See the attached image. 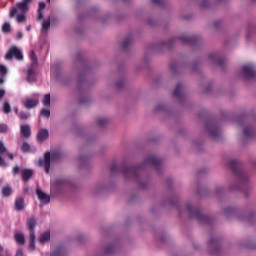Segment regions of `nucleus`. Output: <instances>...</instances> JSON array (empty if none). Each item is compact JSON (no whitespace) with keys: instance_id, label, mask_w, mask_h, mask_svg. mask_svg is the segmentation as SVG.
Here are the masks:
<instances>
[{"instance_id":"f257e3e1","label":"nucleus","mask_w":256,"mask_h":256,"mask_svg":"<svg viewBox=\"0 0 256 256\" xmlns=\"http://www.w3.org/2000/svg\"><path fill=\"white\" fill-rule=\"evenodd\" d=\"M147 165H152L156 171H159L161 169V159L157 158V156H150L143 164L137 167L123 166L122 173L126 179H133L134 181H137V179H139V171L141 169H145Z\"/></svg>"},{"instance_id":"f03ea898","label":"nucleus","mask_w":256,"mask_h":256,"mask_svg":"<svg viewBox=\"0 0 256 256\" xmlns=\"http://www.w3.org/2000/svg\"><path fill=\"white\" fill-rule=\"evenodd\" d=\"M63 159V154L59 151L45 152L43 158H40L37 162L38 167H44L45 173H49L51 169V162L57 163Z\"/></svg>"},{"instance_id":"7ed1b4c3","label":"nucleus","mask_w":256,"mask_h":256,"mask_svg":"<svg viewBox=\"0 0 256 256\" xmlns=\"http://www.w3.org/2000/svg\"><path fill=\"white\" fill-rule=\"evenodd\" d=\"M186 211L189 217L197 219L198 223H211V217L201 214V208L193 206L189 203L186 204Z\"/></svg>"},{"instance_id":"20e7f679","label":"nucleus","mask_w":256,"mask_h":256,"mask_svg":"<svg viewBox=\"0 0 256 256\" xmlns=\"http://www.w3.org/2000/svg\"><path fill=\"white\" fill-rule=\"evenodd\" d=\"M229 167L233 173V175H236L238 177L239 181L243 184L246 185L247 183V174L243 172V169H241V162L237 160H230L229 161Z\"/></svg>"},{"instance_id":"39448f33","label":"nucleus","mask_w":256,"mask_h":256,"mask_svg":"<svg viewBox=\"0 0 256 256\" xmlns=\"http://www.w3.org/2000/svg\"><path fill=\"white\" fill-rule=\"evenodd\" d=\"M65 191V178H56L50 181V195L57 197Z\"/></svg>"},{"instance_id":"423d86ee","label":"nucleus","mask_w":256,"mask_h":256,"mask_svg":"<svg viewBox=\"0 0 256 256\" xmlns=\"http://www.w3.org/2000/svg\"><path fill=\"white\" fill-rule=\"evenodd\" d=\"M26 227L29 231V249L30 251H35V227H37V220L35 217H30L27 219Z\"/></svg>"},{"instance_id":"0eeeda50","label":"nucleus","mask_w":256,"mask_h":256,"mask_svg":"<svg viewBox=\"0 0 256 256\" xmlns=\"http://www.w3.org/2000/svg\"><path fill=\"white\" fill-rule=\"evenodd\" d=\"M16 59L17 61H23V52L17 48V46H12L5 54L6 61H11V59Z\"/></svg>"},{"instance_id":"6e6552de","label":"nucleus","mask_w":256,"mask_h":256,"mask_svg":"<svg viewBox=\"0 0 256 256\" xmlns=\"http://www.w3.org/2000/svg\"><path fill=\"white\" fill-rule=\"evenodd\" d=\"M242 74L245 79H256L255 65L247 64L242 67Z\"/></svg>"},{"instance_id":"1a4fd4ad","label":"nucleus","mask_w":256,"mask_h":256,"mask_svg":"<svg viewBox=\"0 0 256 256\" xmlns=\"http://www.w3.org/2000/svg\"><path fill=\"white\" fill-rule=\"evenodd\" d=\"M36 195L41 203V205H49L51 203V196L43 192L41 188L36 189Z\"/></svg>"},{"instance_id":"9d476101","label":"nucleus","mask_w":256,"mask_h":256,"mask_svg":"<svg viewBox=\"0 0 256 256\" xmlns=\"http://www.w3.org/2000/svg\"><path fill=\"white\" fill-rule=\"evenodd\" d=\"M10 19H13V17H16L17 23H25L27 20V17L25 16V13H17V8H11L9 13Z\"/></svg>"},{"instance_id":"9b49d317","label":"nucleus","mask_w":256,"mask_h":256,"mask_svg":"<svg viewBox=\"0 0 256 256\" xmlns=\"http://www.w3.org/2000/svg\"><path fill=\"white\" fill-rule=\"evenodd\" d=\"M178 39L184 45H195V43H197V41H199V37H197V36L189 37L185 34L179 36Z\"/></svg>"},{"instance_id":"f8f14e48","label":"nucleus","mask_w":256,"mask_h":256,"mask_svg":"<svg viewBox=\"0 0 256 256\" xmlns=\"http://www.w3.org/2000/svg\"><path fill=\"white\" fill-rule=\"evenodd\" d=\"M206 129L212 139H217L221 135V130L216 125L206 124Z\"/></svg>"},{"instance_id":"ddd939ff","label":"nucleus","mask_w":256,"mask_h":256,"mask_svg":"<svg viewBox=\"0 0 256 256\" xmlns=\"http://www.w3.org/2000/svg\"><path fill=\"white\" fill-rule=\"evenodd\" d=\"M32 1L33 0H23L22 2L17 3L16 7H13L12 9H17L20 13H27Z\"/></svg>"},{"instance_id":"4468645a","label":"nucleus","mask_w":256,"mask_h":256,"mask_svg":"<svg viewBox=\"0 0 256 256\" xmlns=\"http://www.w3.org/2000/svg\"><path fill=\"white\" fill-rule=\"evenodd\" d=\"M208 59L216 64L219 65V67H223L225 65V58L221 57L219 54L217 53H212L208 56Z\"/></svg>"},{"instance_id":"2eb2a0df","label":"nucleus","mask_w":256,"mask_h":256,"mask_svg":"<svg viewBox=\"0 0 256 256\" xmlns=\"http://www.w3.org/2000/svg\"><path fill=\"white\" fill-rule=\"evenodd\" d=\"M208 245L210 249H214L212 253H219V249H221V243L219 242L218 238L210 237Z\"/></svg>"},{"instance_id":"dca6fc26","label":"nucleus","mask_w":256,"mask_h":256,"mask_svg":"<svg viewBox=\"0 0 256 256\" xmlns=\"http://www.w3.org/2000/svg\"><path fill=\"white\" fill-rule=\"evenodd\" d=\"M20 135L24 139H29L31 137V126L29 124H23L20 126Z\"/></svg>"},{"instance_id":"f3484780","label":"nucleus","mask_w":256,"mask_h":256,"mask_svg":"<svg viewBox=\"0 0 256 256\" xmlns=\"http://www.w3.org/2000/svg\"><path fill=\"white\" fill-rule=\"evenodd\" d=\"M34 173L35 172L33 171V169H27V168L22 169L20 171L22 181L24 183H27V181H29V179H31V177H33Z\"/></svg>"},{"instance_id":"a211bd4d","label":"nucleus","mask_w":256,"mask_h":256,"mask_svg":"<svg viewBox=\"0 0 256 256\" xmlns=\"http://www.w3.org/2000/svg\"><path fill=\"white\" fill-rule=\"evenodd\" d=\"M23 105L25 109H35L39 105V99L27 98L24 100Z\"/></svg>"},{"instance_id":"6ab92c4d","label":"nucleus","mask_w":256,"mask_h":256,"mask_svg":"<svg viewBox=\"0 0 256 256\" xmlns=\"http://www.w3.org/2000/svg\"><path fill=\"white\" fill-rule=\"evenodd\" d=\"M36 139L40 143H43V141H47V139H49V130L45 128L40 129L37 133Z\"/></svg>"},{"instance_id":"aec40b11","label":"nucleus","mask_w":256,"mask_h":256,"mask_svg":"<svg viewBox=\"0 0 256 256\" xmlns=\"http://www.w3.org/2000/svg\"><path fill=\"white\" fill-rule=\"evenodd\" d=\"M15 211H23L25 209V199L23 197H17L14 202Z\"/></svg>"},{"instance_id":"412c9836","label":"nucleus","mask_w":256,"mask_h":256,"mask_svg":"<svg viewBox=\"0 0 256 256\" xmlns=\"http://www.w3.org/2000/svg\"><path fill=\"white\" fill-rule=\"evenodd\" d=\"M3 153H7V148L5 147V144H3V141H0V167H8L9 165L2 157Z\"/></svg>"},{"instance_id":"4be33fe9","label":"nucleus","mask_w":256,"mask_h":256,"mask_svg":"<svg viewBox=\"0 0 256 256\" xmlns=\"http://www.w3.org/2000/svg\"><path fill=\"white\" fill-rule=\"evenodd\" d=\"M49 239H51V231L47 230L40 235L39 241L41 245H45V243L49 242Z\"/></svg>"},{"instance_id":"5701e85b","label":"nucleus","mask_w":256,"mask_h":256,"mask_svg":"<svg viewBox=\"0 0 256 256\" xmlns=\"http://www.w3.org/2000/svg\"><path fill=\"white\" fill-rule=\"evenodd\" d=\"M45 2H39L38 3V10H37V21H41L43 19V11L45 10Z\"/></svg>"},{"instance_id":"b1692460","label":"nucleus","mask_w":256,"mask_h":256,"mask_svg":"<svg viewBox=\"0 0 256 256\" xmlns=\"http://www.w3.org/2000/svg\"><path fill=\"white\" fill-rule=\"evenodd\" d=\"M181 89H183V84L178 83L173 91V97H176L177 99H183Z\"/></svg>"},{"instance_id":"393cba45","label":"nucleus","mask_w":256,"mask_h":256,"mask_svg":"<svg viewBox=\"0 0 256 256\" xmlns=\"http://www.w3.org/2000/svg\"><path fill=\"white\" fill-rule=\"evenodd\" d=\"M26 81H28V83H31L33 81H35V69L30 68L27 70L26 72Z\"/></svg>"},{"instance_id":"a878e982","label":"nucleus","mask_w":256,"mask_h":256,"mask_svg":"<svg viewBox=\"0 0 256 256\" xmlns=\"http://www.w3.org/2000/svg\"><path fill=\"white\" fill-rule=\"evenodd\" d=\"M244 137H247L248 139H251V137H255V130L251 127H246L243 130Z\"/></svg>"},{"instance_id":"bb28decb","label":"nucleus","mask_w":256,"mask_h":256,"mask_svg":"<svg viewBox=\"0 0 256 256\" xmlns=\"http://www.w3.org/2000/svg\"><path fill=\"white\" fill-rule=\"evenodd\" d=\"M14 239L18 245H25V235L23 233H16Z\"/></svg>"},{"instance_id":"cd10ccee","label":"nucleus","mask_w":256,"mask_h":256,"mask_svg":"<svg viewBox=\"0 0 256 256\" xmlns=\"http://www.w3.org/2000/svg\"><path fill=\"white\" fill-rule=\"evenodd\" d=\"M131 43H133V36L126 37L122 44V48L124 49V51H127V49H129Z\"/></svg>"},{"instance_id":"c85d7f7f","label":"nucleus","mask_w":256,"mask_h":256,"mask_svg":"<svg viewBox=\"0 0 256 256\" xmlns=\"http://www.w3.org/2000/svg\"><path fill=\"white\" fill-rule=\"evenodd\" d=\"M42 103L44 107H51V94H45L44 98L42 99Z\"/></svg>"},{"instance_id":"c756f323","label":"nucleus","mask_w":256,"mask_h":256,"mask_svg":"<svg viewBox=\"0 0 256 256\" xmlns=\"http://www.w3.org/2000/svg\"><path fill=\"white\" fill-rule=\"evenodd\" d=\"M18 117H19L20 121H27V119L31 118V113L30 112L21 111L18 114Z\"/></svg>"},{"instance_id":"7c9ffc66","label":"nucleus","mask_w":256,"mask_h":256,"mask_svg":"<svg viewBox=\"0 0 256 256\" xmlns=\"http://www.w3.org/2000/svg\"><path fill=\"white\" fill-rule=\"evenodd\" d=\"M1 193H2L3 197H9V195H11V193H13V190L11 189V186L7 185L2 188Z\"/></svg>"},{"instance_id":"2f4dec72","label":"nucleus","mask_w":256,"mask_h":256,"mask_svg":"<svg viewBox=\"0 0 256 256\" xmlns=\"http://www.w3.org/2000/svg\"><path fill=\"white\" fill-rule=\"evenodd\" d=\"M20 149L23 153H29V151H31V145L27 142H23Z\"/></svg>"},{"instance_id":"473e14b6","label":"nucleus","mask_w":256,"mask_h":256,"mask_svg":"<svg viewBox=\"0 0 256 256\" xmlns=\"http://www.w3.org/2000/svg\"><path fill=\"white\" fill-rule=\"evenodd\" d=\"M2 33H11V24H9V22L2 24Z\"/></svg>"},{"instance_id":"72a5a7b5","label":"nucleus","mask_w":256,"mask_h":256,"mask_svg":"<svg viewBox=\"0 0 256 256\" xmlns=\"http://www.w3.org/2000/svg\"><path fill=\"white\" fill-rule=\"evenodd\" d=\"M40 115H42V117H46L47 119H49L51 117V110L43 108L40 111Z\"/></svg>"},{"instance_id":"f704fd0d","label":"nucleus","mask_w":256,"mask_h":256,"mask_svg":"<svg viewBox=\"0 0 256 256\" xmlns=\"http://www.w3.org/2000/svg\"><path fill=\"white\" fill-rule=\"evenodd\" d=\"M2 109H3V113H5L6 115L11 113V105L9 104V102H5L3 104Z\"/></svg>"},{"instance_id":"c9c22d12","label":"nucleus","mask_w":256,"mask_h":256,"mask_svg":"<svg viewBox=\"0 0 256 256\" xmlns=\"http://www.w3.org/2000/svg\"><path fill=\"white\" fill-rule=\"evenodd\" d=\"M50 256H63V248L57 247Z\"/></svg>"},{"instance_id":"e433bc0d","label":"nucleus","mask_w":256,"mask_h":256,"mask_svg":"<svg viewBox=\"0 0 256 256\" xmlns=\"http://www.w3.org/2000/svg\"><path fill=\"white\" fill-rule=\"evenodd\" d=\"M49 27H51V21L46 20L42 23V31H48Z\"/></svg>"},{"instance_id":"4c0bfd02","label":"nucleus","mask_w":256,"mask_h":256,"mask_svg":"<svg viewBox=\"0 0 256 256\" xmlns=\"http://www.w3.org/2000/svg\"><path fill=\"white\" fill-rule=\"evenodd\" d=\"M0 256H11V252H9V250H4L3 246L0 245Z\"/></svg>"},{"instance_id":"58836bf2","label":"nucleus","mask_w":256,"mask_h":256,"mask_svg":"<svg viewBox=\"0 0 256 256\" xmlns=\"http://www.w3.org/2000/svg\"><path fill=\"white\" fill-rule=\"evenodd\" d=\"M9 131V126L5 123L0 124V133H7Z\"/></svg>"},{"instance_id":"ea45409f","label":"nucleus","mask_w":256,"mask_h":256,"mask_svg":"<svg viewBox=\"0 0 256 256\" xmlns=\"http://www.w3.org/2000/svg\"><path fill=\"white\" fill-rule=\"evenodd\" d=\"M29 55H30V59H31L32 63H34V64L37 63V55H35V51L31 50Z\"/></svg>"},{"instance_id":"a19ab883","label":"nucleus","mask_w":256,"mask_h":256,"mask_svg":"<svg viewBox=\"0 0 256 256\" xmlns=\"http://www.w3.org/2000/svg\"><path fill=\"white\" fill-rule=\"evenodd\" d=\"M113 251H115V246L114 245H109L108 247L105 248L106 255H109L110 253H113Z\"/></svg>"},{"instance_id":"79ce46f5","label":"nucleus","mask_w":256,"mask_h":256,"mask_svg":"<svg viewBox=\"0 0 256 256\" xmlns=\"http://www.w3.org/2000/svg\"><path fill=\"white\" fill-rule=\"evenodd\" d=\"M0 75L2 77H5V75H7V67H5V65H0Z\"/></svg>"},{"instance_id":"37998d69","label":"nucleus","mask_w":256,"mask_h":256,"mask_svg":"<svg viewBox=\"0 0 256 256\" xmlns=\"http://www.w3.org/2000/svg\"><path fill=\"white\" fill-rule=\"evenodd\" d=\"M98 125H99V127H103L104 125H107V119L99 118L98 119Z\"/></svg>"},{"instance_id":"c03bdc74","label":"nucleus","mask_w":256,"mask_h":256,"mask_svg":"<svg viewBox=\"0 0 256 256\" xmlns=\"http://www.w3.org/2000/svg\"><path fill=\"white\" fill-rule=\"evenodd\" d=\"M110 171L113 175V173H117V171H119V169L117 168V164L113 163L110 167Z\"/></svg>"},{"instance_id":"a18cd8bd","label":"nucleus","mask_w":256,"mask_h":256,"mask_svg":"<svg viewBox=\"0 0 256 256\" xmlns=\"http://www.w3.org/2000/svg\"><path fill=\"white\" fill-rule=\"evenodd\" d=\"M201 7L202 9H205V7H209V0H202Z\"/></svg>"},{"instance_id":"49530a36","label":"nucleus","mask_w":256,"mask_h":256,"mask_svg":"<svg viewBox=\"0 0 256 256\" xmlns=\"http://www.w3.org/2000/svg\"><path fill=\"white\" fill-rule=\"evenodd\" d=\"M19 171H21V168H19V166H15L12 170L13 175H18Z\"/></svg>"},{"instance_id":"de8ad7c7","label":"nucleus","mask_w":256,"mask_h":256,"mask_svg":"<svg viewBox=\"0 0 256 256\" xmlns=\"http://www.w3.org/2000/svg\"><path fill=\"white\" fill-rule=\"evenodd\" d=\"M123 85H125V82H123V81H119V82L116 83V87H117L118 89H122V88H123Z\"/></svg>"},{"instance_id":"09e8293b","label":"nucleus","mask_w":256,"mask_h":256,"mask_svg":"<svg viewBox=\"0 0 256 256\" xmlns=\"http://www.w3.org/2000/svg\"><path fill=\"white\" fill-rule=\"evenodd\" d=\"M87 103H89V98H87V97L80 100V104H81V105H85V104H87Z\"/></svg>"},{"instance_id":"8fccbe9b","label":"nucleus","mask_w":256,"mask_h":256,"mask_svg":"<svg viewBox=\"0 0 256 256\" xmlns=\"http://www.w3.org/2000/svg\"><path fill=\"white\" fill-rule=\"evenodd\" d=\"M152 3H154V5H163V0H152Z\"/></svg>"},{"instance_id":"3c124183","label":"nucleus","mask_w":256,"mask_h":256,"mask_svg":"<svg viewBox=\"0 0 256 256\" xmlns=\"http://www.w3.org/2000/svg\"><path fill=\"white\" fill-rule=\"evenodd\" d=\"M78 161H80V163H85L87 161V157L79 156Z\"/></svg>"},{"instance_id":"603ef678","label":"nucleus","mask_w":256,"mask_h":256,"mask_svg":"<svg viewBox=\"0 0 256 256\" xmlns=\"http://www.w3.org/2000/svg\"><path fill=\"white\" fill-rule=\"evenodd\" d=\"M6 155H7L8 159L13 161V159H14L13 153L7 152Z\"/></svg>"},{"instance_id":"864d4df0","label":"nucleus","mask_w":256,"mask_h":256,"mask_svg":"<svg viewBox=\"0 0 256 256\" xmlns=\"http://www.w3.org/2000/svg\"><path fill=\"white\" fill-rule=\"evenodd\" d=\"M3 97H5V91L0 89V99H3Z\"/></svg>"},{"instance_id":"5fc2aeb1","label":"nucleus","mask_w":256,"mask_h":256,"mask_svg":"<svg viewBox=\"0 0 256 256\" xmlns=\"http://www.w3.org/2000/svg\"><path fill=\"white\" fill-rule=\"evenodd\" d=\"M14 113L19 116V114H20L21 112H19V108L15 107V108H14Z\"/></svg>"},{"instance_id":"6e6d98bb","label":"nucleus","mask_w":256,"mask_h":256,"mask_svg":"<svg viewBox=\"0 0 256 256\" xmlns=\"http://www.w3.org/2000/svg\"><path fill=\"white\" fill-rule=\"evenodd\" d=\"M230 189H231V191H239V189H241V187L236 186L235 188L231 187Z\"/></svg>"},{"instance_id":"4d7b16f0","label":"nucleus","mask_w":256,"mask_h":256,"mask_svg":"<svg viewBox=\"0 0 256 256\" xmlns=\"http://www.w3.org/2000/svg\"><path fill=\"white\" fill-rule=\"evenodd\" d=\"M233 211H234L233 208H227V209L225 210V213H229V212H230V213H233Z\"/></svg>"},{"instance_id":"13d9d810","label":"nucleus","mask_w":256,"mask_h":256,"mask_svg":"<svg viewBox=\"0 0 256 256\" xmlns=\"http://www.w3.org/2000/svg\"><path fill=\"white\" fill-rule=\"evenodd\" d=\"M17 37H18V39H22V38H23V33L18 32V33H17Z\"/></svg>"},{"instance_id":"bf43d9fd","label":"nucleus","mask_w":256,"mask_h":256,"mask_svg":"<svg viewBox=\"0 0 256 256\" xmlns=\"http://www.w3.org/2000/svg\"><path fill=\"white\" fill-rule=\"evenodd\" d=\"M57 69V65H54L51 67V73H54V71Z\"/></svg>"},{"instance_id":"052dcab7","label":"nucleus","mask_w":256,"mask_h":256,"mask_svg":"<svg viewBox=\"0 0 256 256\" xmlns=\"http://www.w3.org/2000/svg\"><path fill=\"white\" fill-rule=\"evenodd\" d=\"M174 41H175V38L171 39V40L169 41V43L167 44V46H168V47H171V43H174Z\"/></svg>"},{"instance_id":"680f3d73","label":"nucleus","mask_w":256,"mask_h":256,"mask_svg":"<svg viewBox=\"0 0 256 256\" xmlns=\"http://www.w3.org/2000/svg\"><path fill=\"white\" fill-rule=\"evenodd\" d=\"M156 111H159L161 109V105L156 106Z\"/></svg>"},{"instance_id":"e2e57ef3","label":"nucleus","mask_w":256,"mask_h":256,"mask_svg":"<svg viewBox=\"0 0 256 256\" xmlns=\"http://www.w3.org/2000/svg\"><path fill=\"white\" fill-rule=\"evenodd\" d=\"M3 83H4L3 78H0V85H3Z\"/></svg>"},{"instance_id":"0e129e2a","label":"nucleus","mask_w":256,"mask_h":256,"mask_svg":"<svg viewBox=\"0 0 256 256\" xmlns=\"http://www.w3.org/2000/svg\"><path fill=\"white\" fill-rule=\"evenodd\" d=\"M29 29H31V26H29V27L27 28L28 31H29Z\"/></svg>"},{"instance_id":"69168bd1","label":"nucleus","mask_w":256,"mask_h":256,"mask_svg":"<svg viewBox=\"0 0 256 256\" xmlns=\"http://www.w3.org/2000/svg\"><path fill=\"white\" fill-rule=\"evenodd\" d=\"M67 185H68V183H67V181L65 182V186L67 187Z\"/></svg>"},{"instance_id":"338daca9","label":"nucleus","mask_w":256,"mask_h":256,"mask_svg":"<svg viewBox=\"0 0 256 256\" xmlns=\"http://www.w3.org/2000/svg\"><path fill=\"white\" fill-rule=\"evenodd\" d=\"M51 0H47L48 3H50Z\"/></svg>"},{"instance_id":"774afa93","label":"nucleus","mask_w":256,"mask_h":256,"mask_svg":"<svg viewBox=\"0 0 256 256\" xmlns=\"http://www.w3.org/2000/svg\"><path fill=\"white\" fill-rule=\"evenodd\" d=\"M171 70L173 71V67H171Z\"/></svg>"}]
</instances>
